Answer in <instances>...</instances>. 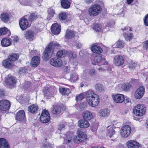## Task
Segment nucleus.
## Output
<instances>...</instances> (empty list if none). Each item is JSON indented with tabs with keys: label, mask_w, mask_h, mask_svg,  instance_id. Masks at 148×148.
Wrapping results in <instances>:
<instances>
[{
	"label": "nucleus",
	"mask_w": 148,
	"mask_h": 148,
	"mask_svg": "<svg viewBox=\"0 0 148 148\" xmlns=\"http://www.w3.org/2000/svg\"><path fill=\"white\" fill-rule=\"evenodd\" d=\"M86 100L89 105L92 107L97 106L100 101L99 96L91 90H88L85 92Z\"/></svg>",
	"instance_id": "obj_1"
},
{
	"label": "nucleus",
	"mask_w": 148,
	"mask_h": 148,
	"mask_svg": "<svg viewBox=\"0 0 148 148\" xmlns=\"http://www.w3.org/2000/svg\"><path fill=\"white\" fill-rule=\"evenodd\" d=\"M60 47V45L57 42H54L51 43L47 47L43 54V59L47 60L51 57L53 53V48H57Z\"/></svg>",
	"instance_id": "obj_2"
},
{
	"label": "nucleus",
	"mask_w": 148,
	"mask_h": 148,
	"mask_svg": "<svg viewBox=\"0 0 148 148\" xmlns=\"http://www.w3.org/2000/svg\"><path fill=\"white\" fill-rule=\"evenodd\" d=\"M133 110L134 113L136 116H140L145 113L146 109L144 105L138 104L134 107Z\"/></svg>",
	"instance_id": "obj_3"
},
{
	"label": "nucleus",
	"mask_w": 148,
	"mask_h": 148,
	"mask_svg": "<svg viewBox=\"0 0 148 148\" xmlns=\"http://www.w3.org/2000/svg\"><path fill=\"white\" fill-rule=\"evenodd\" d=\"M77 135L73 138L75 143H80L86 138V134L82 129H78L77 132Z\"/></svg>",
	"instance_id": "obj_4"
},
{
	"label": "nucleus",
	"mask_w": 148,
	"mask_h": 148,
	"mask_svg": "<svg viewBox=\"0 0 148 148\" xmlns=\"http://www.w3.org/2000/svg\"><path fill=\"white\" fill-rule=\"evenodd\" d=\"M101 8L99 5H94L89 8V14L92 16H96L101 12Z\"/></svg>",
	"instance_id": "obj_5"
},
{
	"label": "nucleus",
	"mask_w": 148,
	"mask_h": 148,
	"mask_svg": "<svg viewBox=\"0 0 148 148\" xmlns=\"http://www.w3.org/2000/svg\"><path fill=\"white\" fill-rule=\"evenodd\" d=\"M131 131L130 126L128 125H125L123 126L120 131V134L124 138H127L130 135Z\"/></svg>",
	"instance_id": "obj_6"
},
{
	"label": "nucleus",
	"mask_w": 148,
	"mask_h": 148,
	"mask_svg": "<svg viewBox=\"0 0 148 148\" xmlns=\"http://www.w3.org/2000/svg\"><path fill=\"white\" fill-rule=\"evenodd\" d=\"M40 120L43 123H48L50 120V114L47 110H43L40 117Z\"/></svg>",
	"instance_id": "obj_7"
},
{
	"label": "nucleus",
	"mask_w": 148,
	"mask_h": 148,
	"mask_svg": "<svg viewBox=\"0 0 148 148\" xmlns=\"http://www.w3.org/2000/svg\"><path fill=\"white\" fill-rule=\"evenodd\" d=\"M94 62H92V64L95 65H101L107 64V62H106L104 57L101 56H98L95 57L94 59Z\"/></svg>",
	"instance_id": "obj_8"
},
{
	"label": "nucleus",
	"mask_w": 148,
	"mask_h": 148,
	"mask_svg": "<svg viewBox=\"0 0 148 148\" xmlns=\"http://www.w3.org/2000/svg\"><path fill=\"white\" fill-rule=\"evenodd\" d=\"M10 106V103L8 100H2L0 101V110L5 111L8 110Z\"/></svg>",
	"instance_id": "obj_9"
},
{
	"label": "nucleus",
	"mask_w": 148,
	"mask_h": 148,
	"mask_svg": "<svg viewBox=\"0 0 148 148\" xmlns=\"http://www.w3.org/2000/svg\"><path fill=\"white\" fill-rule=\"evenodd\" d=\"M112 97L114 102L118 103H122L125 100L124 96L123 95L120 94L112 95Z\"/></svg>",
	"instance_id": "obj_10"
},
{
	"label": "nucleus",
	"mask_w": 148,
	"mask_h": 148,
	"mask_svg": "<svg viewBox=\"0 0 148 148\" xmlns=\"http://www.w3.org/2000/svg\"><path fill=\"white\" fill-rule=\"evenodd\" d=\"M19 24L21 28L23 30H25L29 26L28 21L25 16L21 18Z\"/></svg>",
	"instance_id": "obj_11"
},
{
	"label": "nucleus",
	"mask_w": 148,
	"mask_h": 148,
	"mask_svg": "<svg viewBox=\"0 0 148 148\" xmlns=\"http://www.w3.org/2000/svg\"><path fill=\"white\" fill-rule=\"evenodd\" d=\"M145 88L144 86H142L138 88L134 94V97L136 98L139 99L141 98L145 93Z\"/></svg>",
	"instance_id": "obj_12"
},
{
	"label": "nucleus",
	"mask_w": 148,
	"mask_h": 148,
	"mask_svg": "<svg viewBox=\"0 0 148 148\" xmlns=\"http://www.w3.org/2000/svg\"><path fill=\"white\" fill-rule=\"evenodd\" d=\"M124 61V59L121 56H115L114 58V63L117 66L122 65L123 64Z\"/></svg>",
	"instance_id": "obj_13"
},
{
	"label": "nucleus",
	"mask_w": 148,
	"mask_h": 148,
	"mask_svg": "<svg viewBox=\"0 0 148 148\" xmlns=\"http://www.w3.org/2000/svg\"><path fill=\"white\" fill-rule=\"evenodd\" d=\"M24 37L27 40L31 41L35 38V34L34 31L32 30L26 31L24 34Z\"/></svg>",
	"instance_id": "obj_14"
},
{
	"label": "nucleus",
	"mask_w": 148,
	"mask_h": 148,
	"mask_svg": "<svg viewBox=\"0 0 148 148\" xmlns=\"http://www.w3.org/2000/svg\"><path fill=\"white\" fill-rule=\"evenodd\" d=\"M50 62L51 65L55 67H60L62 64V60L57 58H52L50 60Z\"/></svg>",
	"instance_id": "obj_15"
},
{
	"label": "nucleus",
	"mask_w": 148,
	"mask_h": 148,
	"mask_svg": "<svg viewBox=\"0 0 148 148\" xmlns=\"http://www.w3.org/2000/svg\"><path fill=\"white\" fill-rule=\"evenodd\" d=\"M25 117V112L23 110H19L16 115V119L18 121H23Z\"/></svg>",
	"instance_id": "obj_16"
},
{
	"label": "nucleus",
	"mask_w": 148,
	"mask_h": 148,
	"mask_svg": "<svg viewBox=\"0 0 148 148\" xmlns=\"http://www.w3.org/2000/svg\"><path fill=\"white\" fill-rule=\"evenodd\" d=\"M82 115L84 119L86 121H90L93 118L94 113L92 112L86 111L83 112Z\"/></svg>",
	"instance_id": "obj_17"
},
{
	"label": "nucleus",
	"mask_w": 148,
	"mask_h": 148,
	"mask_svg": "<svg viewBox=\"0 0 148 148\" xmlns=\"http://www.w3.org/2000/svg\"><path fill=\"white\" fill-rule=\"evenodd\" d=\"M72 136L73 134L70 132H68L66 134L64 135L63 137L64 143L65 144L71 143L73 141Z\"/></svg>",
	"instance_id": "obj_18"
},
{
	"label": "nucleus",
	"mask_w": 148,
	"mask_h": 148,
	"mask_svg": "<svg viewBox=\"0 0 148 148\" xmlns=\"http://www.w3.org/2000/svg\"><path fill=\"white\" fill-rule=\"evenodd\" d=\"M60 26L58 24L55 23L51 26V31L53 34H59L60 31Z\"/></svg>",
	"instance_id": "obj_19"
},
{
	"label": "nucleus",
	"mask_w": 148,
	"mask_h": 148,
	"mask_svg": "<svg viewBox=\"0 0 148 148\" xmlns=\"http://www.w3.org/2000/svg\"><path fill=\"white\" fill-rule=\"evenodd\" d=\"M126 145L128 148H139V144L137 142L133 140L128 141Z\"/></svg>",
	"instance_id": "obj_20"
},
{
	"label": "nucleus",
	"mask_w": 148,
	"mask_h": 148,
	"mask_svg": "<svg viewBox=\"0 0 148 148\" xmlns=\"http://www.w3.org/2000/svg\"><path fill=\"white\" fill-rule=\"evenodd\" d=\"M78 125L79 127L82 128H87L90 125L88 121L85 119H81L78 121Z\"/></svg>",
	"instance_id": "obj_21"
},
{
	"label": "nucleus",
	"mask_w": 148,
	"mask_h": 148,
	"mask_svg": "<svg viewBox=\"0 0 148 148\" xmlns=\"http://www.w3.org/2000/svg\"><path fill=\"white\" fill-rule=\"evenodd\" d=\"M110 110L106 108L103 109L99 111L98 114L99 116L101 117H106L110 114Z\"/></svg>",
	"instance_id": "obj_22"
},
{
	"label": "nucleus",
	"mask_w": 148,
	"mask_h": 148,
	"mask_svg": "<svg viewBox=\"0 0 148 148\" xmlns=\"http://www.w3.org/2000/svg\"><path fill=\"white\" fill-rule=\"evenodd\" d=\"M40 61V58L38 56H35L32 59L31 62V65L33 67H36L39 64Z\"/></svg>",
	"instance_id": "obj_23"
},
{
	"label": "nucleus",
	"mask_w": 148,
	"mask_h": 148,
	"mask_svg": "<svg viewBox=\"0 0 148 148\" xmlns=\"http://www.w3.org/2000/svg\"><path fill=\"white\" fill-rule=\"evenodd\" d=\"M5 82L7 84L10 86H12L16 83L15 78L12 77L10 75H9L6 78Z\"/></svg>",
	"instance_id": "obj_24"
},
{
	"label": "nucleus",
	"mask_w": 148,
	"mask_h": 148,
	"mask_svg": "<svg viewBox=\"0 0 148 148\" xmlns=\"http://www.w3.org/2000/svg\"><path fill=\"white\" fill-rule=\"evenodd\" d=\"M19 58L18 54L16 53H14L10 54L8 56V59L13 63L14 62L17 60Z\"/></svg>",
	"instance_id": "obj_25"
},
{
	"label": "nucleus",
	"mask_w": 148,
	"mask_h": 148,
	"mask_svg": "<svg viewBox=\"0 0 148 148\" xmlns=\"http://www.w3.org/2000/svg\"><path fill=\"white\" fill-rule=\"evenodd\" d=\"M38 109V106L36 104H32L29 106L28 107V111L29 112L34 113L36 112Z\"/></svg>",
	"instance_id": "obj_26"
},
{
	"label": "nucleus",
	"mask_w": 148,
	"mask_h": 148,
	"mask_svg": "<svg viewBox=\"0 0 148 148\" xmlns=\"http://www.w3.org/2000/svg\"><path fill=\"white\" fill-rule=\"evenodd\" d=\"M0 148H9L8 143L5 139L0 138Z\"/></svg>",
	"instance_id": "obj_27"
},
{
	"label": "nucleus",
	"mask_w": 148,
	"mask_h": 148,
	"mask_svg": "<svg viewBox=\"0 0 148 148\" xmlns=\"http://www.w3.org/2000/svg\"><path fill=\"white\" fill-rule=\"evenodd\" d=\"M115 134V131L113 128L110 126H108L107 131L106 135L107 137L111 138Z\"/></svg>",
	"instance_id": "obj_28"
},
{
	"label": "nucleus",
	"mask_w": 148,
	"mask_h": 148,
	"mask_svg": "<svg viewBox=\"0 0 148 148\" xmlns=\"http://www.w3.org/2000/svg\"><path fill=\"white\" fill-rule=\"evenodd\" d=\"M3 65L5 67L9 68L14 65V63L8 59L4 60L2 62Z\"/></svg>",
	"instance_id": "obj_29"
},
{
	"label": "nucleus",
	"mask_w": 148,
	"mask_h": 148,
	"mask_svg": "<svg viewBox=\"0 0 148 148\" xmlns=\"http://www.w3.org/2000/svg\"><path fill=\"white\" fill-rule=\"evenodd\" d=\"M11 44V42L9 39L7 38H4L2 39L1 41L2 45L4 47L10 46Z\"/></svg>",
	"instance_id": "obj_30"
},
{
	"label": "nucleus",
	"mask_w": 148,
	"mask_h": 148,
	"mask_svg": "<svg viewBox=\"0 0 148 148\" xmlns=\"http://www.w3.org/2000/svg\"><path fill=\"white\" fill-rule=\"evenodd\" d=\"M91 50L93 52L97 53H100L102 51V49L98 45H94L92 46Z\"/></svg>",
	"instance_id": "obj_31"
},
{
	"label": "nucleus",
	"mask_w": 148,
	"mask_h": 148,
	"mask_svg": "<svg viewBox=\"0 0 148 148\" xmlns=\"http://www.w3.org/2000/svg\"><path fill=\"white\" fill-rule=\"evenodd\" d=\"M75 35V33L73 31L67 29L66 32V37L68 39L73 37Z\"/></svg>",
	"instance_id": "obj_32"
},
{
	"label": "nucleus",
	"mask_w": 148,
	"mask_h": 148,
	"mask_svg": "<svg viewBox=\"0 0 148 148\" xmlns=\"http://www.w3.org/2000/svg\"><path fill=\"white\" fill-rule=\"evenodd\" d=\"M61 4L62 7L65 9L68 8L70 6V2L67 0H62L61 2Z\"/></svg>",
	"instance_id": "obj_33"
},
{
	"label": "nucleus",
	"mask_w": 148,
	"mask_h": 148,
	"mask_svg": "<svg viewBox=\"0 0 148 148\" xmlns=\"http://www.w3.org/2000/svg\"><path fill=\"white\" fill-rule=\"evenodd\" d=\"M61 110V109L60 107L54 105L53 106V109L52 111V112L55 114H58L60 113Z\"/></svg>",
	"instance_id": "obj_34"
},
{
	"label": "nucleus",
	"mask_w": 148,
	"mask_h": 148,
	"mask_svg": "<svg viewBox=\"0 0 148 148\" xmlns=\"http://www.w3.org/2000/svg\"><path fill=\"white\" fill-rule=\"evenodd\" d=\"M0 18L2 21L5 22L9 20V16L7 13H3L1 15Z\"/></svg>",
	"instance_id": "obj_35"
},
{
	"label": "nucleus",
	"mask_w": 148,
	"mask_h": 148,
	"mask_svg": "<svg viewBox=\"0 0 148 148\" xmlns=\"http://www.w3.org/2000/svg\"><path fill=\"white\" fill-rule=\"evenodd\" d=\"M7 33L8 34V36L10 34V32L6 27L0 28V36L4 35Z\"/></svg>",
	"instance_id": "obj_36"
},
{
	"label": "nucleus",
	"mask_w": 148,
	"mask_h": 148,
	"mask_svg": "<svg viewBox=\"0 0 148 148\" xmlns=\"http://www.w3.org/2000/svg\"><path fill=\"white\" fill-rule=\"evenodd\" d=\"M123 36L126 40H130L133 37V34L131 33L127 32L124 33L123 34Z\"/></svg>",
	"instance_id": "obj_37"
},
{
	"label": "nucleus",
	"mask_w": 148,
	"mask_h": 148,
	"mask_svg": "<svg viewBox=\"0 0 148 148\" xmlns=\"http://www.w3.org/2000/svg\"><path fill=\"white\" fill-rule=\"evenodd\" d=\"M59 90L62 95L68 94L70 92V90L69 89L64 88H60Z\"/></svg>",
	"instance_id": "obj_38"
},
{
	"label": "nucleus",
	"mask_w": 148,
	"mask_h": 148,
	"mask_svg": "<svg viewBox=\"0 0 148 148\" xmlns=\"http://www.w3.org/2000/svg\"><path fill=\"white\" fill-rule=\"evenodd\" d=\"M132 87V86L129 83H126L123 84L122 86V89L125 91H128Z\"/></svg>",
	"instance_id": "obj_39"
},
{
	"label": "nucleus",
	"mask_w": 148,
	"mask_h": 148,
	"mask_svg": "<svg viewBox=\"0 0 148 148\" xmlns=\"http://www.w3.org/2000/svg\"><path fill=\"white\" fill-rule=\"evenodd\" d=\"M78 78V75L77 74L74 73L71 75L69 80L71 82H73L76 81L77 80Z\"/></svg>",
	"instance_id": "obj_40"
},
{
	"label": "nucleus",
	"mask_w": 148,
	"mask_h": 148,
	"mask_svg": "<svg viewBox=\"0 0 148 148\" xmlns=\"http://www.w3.org/2000/svg\"><path fill=\"white\" fill-rule=\"evenodd\" d=\"M124 44L123 40H119L116 43V46L117 48L122 49L124 47Z\"/></svg>",
	"instance_id": "obj_41"
},
{
	"label": "nucleus",
	"mask_w": 148,
	"mask_h": 148,
	"mask_svg": "<svg viewBox=\"0 0 148 148\" xmlns=\"http://www.w3.org/2000/svg\"><path fill=\"white\" fill-rule=\"evenodd\" d=\"M66 56L67 55L70 59H73L76 57V54L73 53L71 51H66Z\"/></svg>",
	"instance_id": "obj_42"
},
{
	"label": "nucleus",
	"mask_w": 148,
	"mask_h": 148,
	"mask_svg": "<svg viewBox=\"0 0 148 148\" xmlns=\"http://www.w3.org/2000/svg\"><path fill=\"white\" fill-rule=\"evenodd\" d=\"M95 89L97 92H101L104 90L103 86L100 84H97L95 86Z\"/></svg>",
	"instance_id": "obj_43"
},
{
	"label": "nucleus",
	"mask_w": 148,
	"mask_h": 148,
	"mask_svg": "<svg viewBox=\"0 0 148 148\" xmlns=\"http://www.w3.org/2000/svg\"><path fill=\"white\" fill-rule=\"evenodd\" d=\"M64 50H60L57 52V56L60 57H64L66 56V51Z\"/></svg>",
	"instance_id": "obj_44"
},
{
	"label": "nucleus",
	"mask_w": 148,
	"mask_h": 148,
	"mask_svg": "<svg viewBox=\"0 0 148 148\" xmlns=\"http://www.w3.org/2000/svg\"><path fill=\"white\" fill-rule=\"evenodd\" d=\"M48 19L49 20L51 17L53 16L55 13V12L53 9L50 8L48 10Z\"/></svg>",
	"instance_id": "obj_45"
},
{
	"label": "nucleus",
	"mask_w": 148,
	"mask_h": 148,
	"mask_svg": "<svg viewBox=\"0 0 148 148\" xmlns=\"http://www.w3.org/2000/svg\"><path fill=\"white\" fill-rule=\"evenodd\" d=\"M37 18V14L35 13H33L31 14L29 16V19L30 21H32L36 20Z\"/></svg>",
	"instance_id": "obj_46"
},
{
	"label": "nucleus",
	"mask_w": 148,
	"mask_h": 148,
	"mask_svg": "<svg viewBox=\"0 0 148 148\" xmlns=\"http://www.w3.org/2000/svg\"><path fill=\"white\" fill-rule=\"evenodd\" d=\"M84 97V95L82 93L77 95L76 97V101H78L81 100L83 99Z\"/></svg>",
	"instance_id": "obj_47"
},
{
	"label": "nucleus",
	"mask_w": 148,
	"mask_h": 148,
	"mask_svg": "<svg viewBox=\"0 0 148 148\" xmlns=\"http://www.w3.org/2000/svg\"><path fill=\"white\" fill-rule=\"evenodd\" d=\"M88 73L91 76H94L96 74L95 71L94 69H90L89 70Z\"/></svg>",
	"instance_id": "obj_48"
},
{
	"label": "nucleus",
	"mask_w": 148,
	"mask_h": 148,
	"mask_svg": "<svg viewBox=\"0 0 148 148\" xmlns=\"http://www.w3.org/2000/svg\"><path fill=\"white\" fill-rule=\"evenodd\" d=\"M66 17V15L65 13H61L60 14L59 18L62 20H64Z\"/></svg>",
	"instance_id": "obj_49"
},
{
	"label": "nucleus",
	"mask_w": 148,
	"mask_h": 148,
	"mask_svg": "<svg viewBox=\"0 0 148 148\" xmlns=\"http://www.w3.org/2000/svg\"><path fill=\"white\" fill-rule=\"evenodd\" d=\"M144 22L145 25L148 26V14H147L144 17Z\"/></svg>",
	"instance_id": "obj_50"
},
{
	"label": "nucleus",
	"mask_w": 148,
	"mask_h": 148,
	"mask_svg": "<svg viewBox=\"0 0 148 148\" xmlns=\"http://www.w3.org/2000/svg\"><path fill=\"white\" fill-rule=\"evenodd\" d=\"M58 129L60 131L64 130L65 129V125L62 123H61L58 126Z\"/></svg>",
	"instance_id": "obj_51"
},
{
	"label": "nucleus",
	"mask_w": 148,
	"mask_h": 148,
	"mask_svg": "<svg viewBox=\"0 0 148 148\" xmlns=\"http://www.w3.org/2000/svg\"><path fill=\"white\" fill-rule=\"evenodd\" d=\"M93 29L97 32H99L101 30V27L99 25L96 24L94 25Z\"/></svg>",
	"instance_id": "obj_52"
},
{
	"label": "nucleus",
	"mask_w": 148,
	"mask_h": 148,
	"mask_svg": "<svg viewBox=\"0 0 148 148\" xmlns=\"http://www.w3.org/2000/svg\"><path fill=\"white\" fill-rule=\"evenodd\" d=\"M107 67L103 66L99 67L97 68V70L100 72H103L107 69Z\"/></svg>",
	"instance_id": "obj_53"
},
{
	"label": "nucleus",
	"mask_w": 148,
	"mask_h": 148,
	"mask_svg": "<svg viewBox=\"0 0 148 148\" xmlns=\"http://www.w3.org/2000/svg\"><path fill=\"white\" fill-rule=\"evenodd\" d=\"M136 65V64L135 63L132 62L129 64L128 67L130 69H132L134 68Z\"/></svg>",
	"instance_id": "obj_54"
},
{
	"label": "nucleus",
	"mask_w": 148,
	"mask_h": 148,
	"mask_svg": "<svg viewBox=\"0 0 148 148\" xmlns=\"http://www.w3.org/2000/svg\"><path fill=\"white\" fill-rule=\"evenodd\" d=\"M74 46H75L77 48L79 49L81 47L82 44L78 42H76L74 45Z\"/></svg>",
	"instance_id": "obj_55"
},
{
	"label": "nucleus",
	"mask_w": 148,
	"mask_h": 148,
	"mask_svg": "<svg viewBox=\"0 0 148 148\" xmlns=\"http://www.w3.org/2000/svg\"><path fill=\"white\" fill-rule=\"evenodd\" d=\"M12 40L14 42H16L18 40V39L17 36H12Z\"/></svg>",
	"instance_id": "obj_56"
},
{
	"label": "nucleus",
	"mask_w": 148,
	"mask_h": 148,
	"mask_svg": "<svg viewBox=\"0 0 148 148\" xmlns=\"http://www.w3.org/2000/svg\"><path fill=\"white\" fill-rule=\"evenodd\" d=\"M97 124H95L92 127L91 129L92 131L95 132L97 130Z\"/></svg>",
	"instance_id": "obj_57"
},
{
	"label": "nucleus",
	"mask_w": 148,
	"mask_h": 148,
	"mask_svg": "<svg viewBox=\"0 0 148 148\" xmlns=\"http://www.w3.org/2000/svg\"><path fill=\"white\" fill-rule=\"evenodd\" d=\"M121 30L123 32H125L126 30H128L129 31H131L132 30L130 27H126L124 28H122Z\"/></svg>",
	"instance_id": "obj_58"
},
{
	"label": "nucleus",
	"mask_w": 148,
	"mask_h": 148,
	"mask_svg": "<svg viewBox=\"0 0 148 148\" xmlns=\"http://www.w3.org/2000/svg\"><path fill=\"white\" fill-rule=\"evenodd\" d=\"M143 47L146 50L148 49V40L145 42L143 45Z\"/></svg>",
	"instance_id": "obj_59"
},
{
	"label": "nucleus",
	"mask_w": 148,
	"mask_h": 148,
	"mask_svg": "<svg viewBox=\"0 0 148 148\" xmlns=\"http://www.w3.org/2000/svg\"><path fill=\"white\" fill-rule=\"evenodd\" d=\"M49 143H44L42 147V148H47L49 146Z\"/></svg>",
	"instance_id": "obj_60"
},
{
	"label": "nucleus",
	"mask_w": 148,
	"mask_h": 148,
	"mask_svg": "<svg viewBox=\"0 0 148 148\" xmlns=\"http://www.w3.org/2000/svg\"><path fill=\"white\" fill-rule=\"evenodd\" d=\"M93 0H85L87 4H90Z\"/></svg>",
	"instance_id": "obj_61"
},
{
	"label": "nucleus",
	"mask_w": 148,
	"mask_h": 148,
	"mask_svg": "<svg viewBox=\"0 0 148 148\" xmlns=\"http://www.w3.org/2000/svg\"><path fill=\"white\" fill-rule=\"evenodd\" d=\"M44 92L45 93V95H44L45 97L46 96L49 97V95H48L49 93L48 91V90L47 91H46V92H45V91L44 90Z\"/></svg>",
	"instance_id": "obj_62"
},
{
	"label": "nucleus",
	"mask_w": 148,
	"mask_h": 148,
	"mask_svg": "<svg viewBox=\"0 0 148 148\" xmlns=\"http://www.w3.org/2000/svg\"><path fill=\"white\" fill-rule=\"evenodd\" d=\"M138 79H134L132 80V82L134 84H136L138 82Z\"/></svg>",
	"instance_id": "obj_63"
},
{
	"label": "nucleus",
	"mask_w": 148,
	"mask_h": 148,
	"mask_svg": "<svg viewBox=\"0 0 148 148\" xmlns=\"http://www.w3.org/2000/svg\"><path fill=\"white\" fill-rule=\"evenodd\" d=\"M134 0H126L127 3L128 4H130Z\"/></svg>",
	"instance_id": "obj_64"
}]
</instances>
